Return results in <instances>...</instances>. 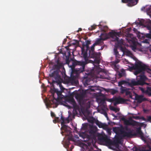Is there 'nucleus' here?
<instances>
[{
	"mask_svg": "<svg viewBox=\"0 0 151 151\" xmlns=\"http://www.w3.org/2000/svg\"><path fill=\"white\" fill-rule=\"evenodd\" d=\"M109 101L110 102H114V105L116 106L119 104L125 102L126 101V100L119 97H113L112 99H110L109 100Z\"/></svg>",
	"mask_w": 151,
	"mask_h": 151,
	"instance_id": "obj_9",
	"label": "nucleus"
},
{
	"mask_svg": "<svg viewBox=\"0 0 151 151\" xmlns=\"http://www.w3.org/2000/svg\"><path fill=\"white\" fill-rule=\"evenodd\" d=\"M114 52L115 55L118 54V51L117 49L116 48L114 49Z\"/></svg>",
	"mask_w": 151,
	"mask_h": 151,
	"instance_id": "obj_40",
	"label": "nucleus"
},
{
	"mask_svg": "<svg viewBox=\"0 0 151 151\" xmlns=\"http://www.w3.org/2000/svg\"><path fill=\"white\" fill-rule=\"evenodd\" d=\"M63 132H62V134H63Z\"/></svg>",
	"mask_w": 151,
	"mask_h": 151,
	"instance_id": "obj_61",
	"label": "nucleus"
},
{
	"mask_svg": "<svg viewBox=\"0 0 151 151\" xmlns=\"http://www.w3.org/2000/svg\"><path fill=\"white\" fill-rule=\"evenodd\" d=\"M98 87L96 86H91V88H90L91 91L93 92L95 90H98Z\"/></svg>",
	"mask_w": 151,
	"mask_h": 151,
	"instance_id": "obj_28",
	"label": "nucleus"
},
{
	"mask_svg": "<svg viewBox=\"0 0 151 151\" xmlns=\"http://www.w3.org/2000/svg\"><path fill=\"white\" fill-rule=\"evenodd\" d=\"M104 35V34H102L101 35V36H103V35Z\"/></svg>",
	"mask_w": 151,
	"mask_h": 151,
	"instance_id": "obj_57",
	"label": "nucleus"
},
{
	"mask_svg": "<svg viewBox=\"0 0 151 151\" xmlns=\"http://www.w3.org/2000/svg\"><path fill=\"white\" fill-rule=\"evenodd\" d=\"M68 54L69 55H70V51H69V52H68Z\"/></svg>",
	"mask_w": 151,
	"mask_h": 151,
	"instance_id": "obj_55",
	"label": "nucleus"
},
{
	"mask_svg": "<svg viewBox=\"0 0 151 151\" xmlns=\"http://www.w3.org/2000/svg\"><path fill=\"white\" fill-rule=\"evenodd\" d=\"M122 1L123 3H133L134 2V0H122Z\"/></svg>",
	"mask_w": 151,
	"mask_h": 151,
	"instance_id": "obj_30",
	"label": "nucleus"
},
{
	"mask_svg": "<svg viewBox=\"0 0 151 151\" xmlns=\"http://www.w3.org/2000/svg\"><path fill=\"white\" fill-rule=\"evenodd\" d=\"M133 35L131 34H129L128 35V37L131 38V39L129 40L132 42H133L134 40V38H133ZM128 41H129V40H128Z\"/></svg>",
	"mask_w": 151,
	"mask_h": 151,
	"instance_id": "obj_31",
	"label": "nucleus"
},
{
	"mask_svg": "<svg viewBox=\"0 0 151 151\" xmlns=\"http://www.w3.org/2000/svg\"><path fill=\"white\" fill-rule=\"evenodd\" d=\"M87 63L86 61H78L75 60L73 63V65L74 66H77L79 68H76L73 70V73H75L76 74H78L82 73L84 71L85 65Z\"/></svg>",
	"mask_w": 151,
	"mask_h": 151,
	"instance_id": "obj_4",
	"label": "nucleus"
},
{
	"mask_svg": "<svg viewBox=\"0 0 151 151\" xmlns=\"http://www.w3.org/2000/svg\"><path fill=\"white\" fill-rule=\"evenodd\" d=\"M68 102L73 105V107L76 109L78 107V106L73 98H70L68 100Z\"/></svg>",
	"mask_w": 151,
	"mask_h": 151,
	"instance_id": "obj_15",
	"label": "nucleus"
},
{
	"mask_svg": "<svg viewBox=\"0 0 151 151\" xmlns=\"http://www.w3.org/2000/svg\"><path fill=\"white\" fill-rule=\"evenodd\" d=\"M126 96H128L129 97L132 98V95L131 92L129 91V89L128 88L125 92Z\"/></svg>",
	"mask_w": 151,
	"mask_h": 151,
	"instance_id": "obj_23",
	"label": "nucleus"
},
{
	"mask_svg": "<svg viewBox=\"0 0 151 151\" xmlns=\"http://www.w3.org/2000/svg\"><path fill=\"white\" fill-rule=\"evenodd\" d=\"M82 30V29L81 28H79L78 30L77 31V32H79L81 31Z\"/></svg>",
	"mask_w": 151,
	"mask_h": 151,
	"instance_id": "obj_49",
	"label": "nucleus"
},
{
	"mask_svg": "<svg viewBox=\"0 0 151 151\" xmlns=\"http://www.w3.org/2000/svg\"><path fill=\"white\" fill-rule=\"evenodd\" d=\"M140 126V127H139L137 128L136 130V133H134L132 134V131L130 129L127 128H126V130L127 131H129V132H127L123 130H120L121 134L123 137H130L132 136L136 135L137 134L139 135L140 136H141L142 137H143V132L141 130V127L142 126Z\"/></svg>",
	"mask_w": 151,
	"mask_h": 151,
	"instance_id": "obj_3",
	"label": "nucleus"
},
{
	"mask_svg": "<svg viewBox=\"0 0 151 151\" xmlns=\"http://www.w3.org/2000/svg\"><path fill=\"white\" fill-rule=\"evenodd\" d=\"M149 30V33L146 34L145 36L146 37L151 39V20L149 19L147 20L144 25Z\"/></svg>",
	"mask_w": 151,
	"mask_h": 151,
	"instance_id": "obj_11",
	"label": "nucleus"
},
{
	"mask_svg": "<svg viewBox=\"0 0 151 151\" xmlns=\"http://www.w3.org/2000/svg\"><path fill=\"white\" fill-rule=\"evenodd\" d=\"M67 40L66 39H64V40L63 42V44H64L65 43V42H66Z\"/></svg>",
	"mask_w": 151,
	"mask_h": 151,
	"instance_id": "obj_51",
	"label": "nucleus"
},
{
	"mask_svg": "<svg viewBox=\"0 0 151 151\" xmlns=\"http://www.w3.org/2000/svg\"><path fill=\"white\" fill-rule=\"evenodd\" d=\"M103 89L106 91L110 93L112 95H114L118 92L117 90L114 89H106L104 88Z\"/></svg>",
	"mask_w": 151,
	"mask_h": 151,
	"instance_id": "obj_17",
	"label": "nucleus"
},
{
	"mask_svg": "<svg viewBox=\"0 0 151 151\" xmlns=\"http://www.w3.org/2000/svg\"><path fill=\"white\" fill-rule=\"evenodd\" d=\"M95 132V131L94 129H91L89 131V134H94Z\"/></svg>",
	"mask_w": 151,
	"mask_h": 151,
	"instance_id": "obj_34",
	"label": "nucleus"
},
{
	"mask_svg": "<svg viewBox=\"0 0 151 151\" xmlns=\"http://www.w3.org/2000/svg\"><path fill=\"white\" fill-rule=\"evenodd\" d=\"M133 30L135 33L137 34L138 32V31H137V29L134 28H133Z\"/></svg>",
	"mask_w": 151,
	"mask_h": 151,
	"instance_id": "obj_43",
	"label": "nucleus"
},
{
	"mask_svg": "<svg viewBox=\"0 0 151 151\" xmlns=\"http://www.w3.org/2000/svg\"><path fill=\"white\" fill-rule=\"evenodd\" d=\"M140 151H151V148H150L148 150H142Z\"/></svg>",
	"mask_w": 151,
	"mask_h": 151,
	"instance_id": "obj_45",
	"label": "nucleus"
},
{
	"mask_svg": "<svg viewBox=\"0 0 151 151\" xmlns=\"http://www.w3.org/2000/svg\"><path fill=\"white\" fill-rule=\"evenodd\" d=\"M97 25H93L91 26V27H90L88 28V29L89 30H92L96 29Z\"/></svg>",
	"mask_w": 151,
	"mask_h": 151,
	"instance_id": "obj_32",
	"label": "nucleus"
},
{
	"mask_svg": "<svg viewBox=\"0 0 151 151\" xmlns=\"http://www.w3.org/2000/svg\"><path fill=\"white\" fill-rule=\"evenodd\" d=\"M110 35L112 38L114 39V41H115L118 42L119 38L117 37V36L119 37L120 35V33L116 32H110L109 33Z\"/></svg>",
	"mask_w": 151,
	"mask_h": 151,
	"instance_id": "obj_13",
	"label": "nucleus"
},
{
	"mask_svg": "<svg viewBox=\"0 0 151 151\" xmlns=\"http://www.w3.org/2000/svg\"><path fill=\"white\" fill-rule=\"evenodd\" d=\"M142 136H142L143 137H142L141 136H140V137H141V139L142 140H144V139H145V137H144L143 133H142Z\"/></svg>",
	"mask_w": 151,
	"mask_h": 151,
	"instance_id": "obj_47",
	"label": "nucleus"
},
{
	"mask_svg": "<svg viewBox=\"0 0 151 151\" xmlns=\"http://www.w3.org/2000/svg\"><path fill=\"white\" fill-rule=\"evenodd\" d=\"M147 121H151V116H149L148 117Z\"/></svg>",
	"mask_w": 151,
	"mask_h": 151,
	"instance_id": "obj_46",
	"label": "nucleus"
},
{
	"mask_svg": "<svg viewBox=\"0 0 151 151\" xmlns=\"http://www.w3.org/2000/svg\"><path fill=\"white\" fill-rule=\"evenodd\" d=\"M120 83V82H119V84H120V83Z\"/></svg>",
	"mask_w": 151,
	"mask_h": 151,
	"instance_id": "obj_62",
	"label": "nucleus"
},
{
	"mask_svg": "<svg viewBox=\"0 0 151 151\" xmlns=\"http://www.w3.org/2000/svg\"><path fill=\"white\" fill-rule=\"evenodd\" d=\"M98 139L100 142L106 146H109L113 144V141L109 139L107 136L101 135L98 137Z\"/></svg>",
	"mask_w": 151,
	"mask_h": 151,
	"instance_id": "obj_8",
	"label": "nucleus"
},
{
	"mask_svg": "<svg viewBox=\"0 0 151 151\" xmlns=\"http://www.w3.org/2000/svg\"><path fill=\"white\" fill-rule=\"evenodd\" d=\"M106 115V116L108 118V117L107 116V114L106 113V115Z\"/></svg>",
	"mask_w": 151,
	"mask_h": 151,
	"instance_id": "obj_56",
	"label": "nucleus"
},
{
	"mask_svg": "<svg viewBox=\"0 0 151 151\" xmlns=\"http://www.w3.org/2000/svg\"><path fill=\"white\" fill-rule=\"evenodd\" d=\"M69 106L70 108V106Z\"/></svg>",
	"mask_w": 151,
	"mask_h": 151,
	"instance_id": "obj_63",
	"label": "nucleus"
},
{
	"mask_svg": "<svg viewBox=\"0 0 151 151\" xmlns=\"http://www.w3.org/2000/svg\"><path fill=\"white\" fill-rule=\"evenodd\" d=\"M125 53L128 56H131L132 55V54L131 52L129 50H127L125 52Z\"/></svg>",
	"mask_w": 151,
	"mask_h": 151,
	"instance_id": "obj_36",
	"label": "nucleus"
},
{
	"mask_svg": "<svg viewBox=\"0 0 151 151\" xmlns=\"http://www.w3.org/2000/svg\"><path fill=\"white\" fill-rule=\"evenodd\" d=\"M120 62V60L118 58H116L115 60L112 62V64L114 65H116V64Z\"/></svg>",
	"mask_w": 151,
	"mask_h": 151,
	"instance_id": "obj_29",
	"label": "nucleus"
},
{
	"mask_svg": "<svg viewBox=\"0 0 151 151\" xmlns=\"http://www.w3.org/2000/svg\"><path fill=\"white\" fill-rule=\"evenodd\" d=\"M91 44L90 41L87 40L86 41V43L85 45L83 44V46H86V51H87L88 49H89V45Z\"/></svg>",
	"mask_w": 151,
	"mask_h": 151,
	"instance_id": "obj_26",
	"label": "nucleus"
},
{
	"mask_svg": "<svg viewBox=\"0 0 151 151\" xmlns=\"http://www.w3.org/2000/svg\"><path fill=\"white\" fill-rule=\"evenodd\" d=\"M147 79V77L144 75H140L139 76L137 77V81H135L134 79H133L129 82V84L131 86L148 84L147 83L145 82Z\"/></svg>",
	"mask_w": 151,
	"mask_h": 151,
	"instance_id": "obj_6",
	"label": "nucleus"
},
{
	"mask_svg": "<svg viewBox=\"0 0 151 151\" xmlns=\"http://www.w3.org/2000/svg\"><path fill=\"white\" fill-rule=\"evenodd\" d=\"M145 64H142V62L139 61L135 63V65H133L132 66L129 67L130 70H135L134 73L135 75H137L143 71L145 67Z\"/></svg>",
	"mask_w": 151,
	"mask_h": 151,
	"instance_id": "obj_7",
	"label": "nucleus"
},
{
	"mask_svg": "<svg viewBox=\"0 0 151 151\" xmlns=\"http://www.w3.org/2000/svg\"><path fill=\"white\" fill-rule=\"evenodd\" d=\"M138 150V149L137 147H136L135 150V151H137Z\"/></svg>",
	"mask_w": 151,
	"mask_h": 151,
	"instance_id": "obj_52",
	"label": "nucleus"
},
{
	"mask_svg": "<svg viewBox=\"0 0 151 151\" xmlns=\"http://www.w3.org/2000/svg\"><path fill=\"white\" fill-rule=\"evenodd\" d=\"M119 75L120 77H122V73H119Z\"/></svg>",
	"mask_w": 151,
	"mask_h": 151,
	"instance_id": "obj_50",
	"label": "nucleus"
},
{
	"mask_svg": "<svg viewBox=\"0 0 151 151\" xmlns=\"http://www.w3.org/2000/svg\"><path fill=\"white\" fill-rule=\"evenodd\" d=\"M112 115H113L114 116V114H112Z\"/></svg>",
	"mask_w": 151,
	"mask_h": 151,
	"instance_id": "obj_60",
	"label": "nucleus"
},
{
	"mask_svg": "<svg viewBox=\"0 0 151 151\" xmlns=\"http://www.w3.org/2000/svg\"><path fill=\"white\" fill-rule=\"evenodd\" d=\"M58 96V97L56 99L54 96H53V99L52 100L49 101L47 104L48 106H51L52 104H57L58 102H59L60 101V99L59 97L62 95V92L60 91H57L56 92Z\"/></svg>",
	"mask_w": 151,
	"mask_h": 151,
	"instance_id": "obj_10",
	"label": "nucleus"
},
{
	"mask_svg": "<svg viewBox=\"0 0 151 151\" xmlns=\"http://www.w3.org/2000/svg\"><path fill=\"white\" fill-rule=\"evenodd\" d=\"M104 48V47L103 46H102L101 47V48L100 49L101 50H102Z\"/></svg>",
	"mask_w": 151,
	"mask_h": 151,
	"instance_id": "obj_54",
	"label": "nucleus"
},
{
	"mask_svg": "<svg viewBox=\"0 0 151 151\" xmlns=\"http://www.w3.org/2000/svg\"><path fill=\"white\" fill-rule=\"evenodd\" d=\"M146 10L148 15L151 17V6L147 8Z\"/></svg>",
	"mask_w": 151,
	"mask_h": 151,
	"instance_id": "obj_24",
	"label": "nucleus"
},
{
	"mask_svg": "<svg viewBox=\"0 0 151 151\" xmlns=\"http://www.w3.org/2000/svg\"><path fill=\"white\" fill-rule=\"evenodd\" d=\"M85 97V94L83 93L77 94L76 96V99L81 102L82 101Z\"/></svg>",
	"mask_w": 151,
	"mask_h": 151,
	"instance_id": "obj_16",
	"label": "nucleus"
},
{
	"mask_svg": "<svg viewBox=\"0 0 151 151\" xmlns=\"http://www.w3.org/2000/svg\"><path fill=\"white\" fill-rule=\"evenodd\" d=\"M51 116H52V117H55V118L54 119V120L55 121H56V122H60V119H59V118L58 117H56L55 115L54 112H53L52 111H51Z\"/></svg>",
	"mask_w": 151,
	"mask_h": 151,
	"instance_id": "obj_22",
	"label": "nucleus"
},
{
	"mask_svg": "<svg viewBox=\"0 0 151 151\" xmlns=\"http://www.w3.org/2000/svg\"><path fill=\"white\" fill-rule=\"evenodd\" d=\"M99 64H98V65H99ZM92 70L94 73H99L100 71V68L99 65H94V67L93 68Z\"/></svg>",
	"mask_w": 151,
	"mask_h": 151,
	"instance_id": "obj_18",
	"label": "nucleus"
},
{
	"mask_svg": "<svg viewBox=\"0 0 151 151\" xmlns=\"http://www.w3.org/2000/svg\"><path fill=\"white\" fill-rule=\"evenodd\" d=\"M89 151H91V150H89Z\"/></svg>",
	"mask_w": 151,
	"mask_h": 151,
	"instance_id": "obj_64",
	"label": "nucleus"
},
{
	"mask_svg": "<svg viewBox=\"0 0 151 151\" xmlns=\"http://www.w3.org/2000/svg\"><path fill=\"white\" fill-rule=\"evenodd\" d=\"M119 128L118 127H115L113 129V131L114 132L117 134L118 132V131H119Z\"/></svg>",
	"mask_w": 151,
	"mask_h": 151,
	"instance_id": "obj_33",
	"label": "nucleus"
},
{
	"mask_svg": "<svg viewBox=\"0 0 151 151\" xmlns=\"http://www.w3.org/2000/svg\"><path fill=\"white\" fill-rule=\"evenodd\" d=\"M87 55V54L86 53H85L84 55V56L85 57H86V55Z\"/></svg>",
	"mask_w": 151,
	"mask_h": 151,
	"instance_id": "obj_53",
	"label": "nucleus"
},
{
	"mask_svg": "<svg viewBox=\"0 0 151 151\" xmlns=\"http://www.w3.org/2000/svg\"><path fill=\"white\" fill-rule=\"evenodd\" d=\"M65 123H68L69 122V117H68L65 118Z\"/></svg>",
	"mask_w": 151,
	"mask_h": 151,
	"instance_id": "obj_38",
	"label": "nucleus"
},
{
	"mask_svg": "<svg viewBox=\"0 0 151 151\" xmlns=\"http://www.w3.org/2000/svg\"><path fill=\"white\" fill-rule=\"evenodd\" d=\"M69 140H71L72 141H73V138L72 137H70L69 138Z\"/></svg>",
	"mask_w": 151,
	"mask_h": 151,
	"instance_id": "obj_48",
	"label": "nucleus"
},
{
	"mask_svg": "<svg viewBox=\"0 0 151 151\" xmlns=\"http://www.w3.org/2000/svg\"><path fill=\"white\" fill-rule=\"evenodd\" d=\"M106 39V38H103L101 37L100 38L96 40L94 43L96 45H98L103 42V40H105Z\"/></svg>",
	"mask_w": 151,
	"mask_h": 151,
	"instance_id": "obj_20",
	"label": "nucleus"
},
{
	"mask_svg": "<svg viewBox=\"0 0 151 151\" xmlns=\"http://www.w3.org/2000/svg\"><path fill=\"white\" fill-rule=\"evenodd\" d=\"M128 88H126L125 87H123L122 86H121L120 88L121 93L122 94H123L124 93H125Z\"/></svg>",
	"mask_w": 151,
	"mask_h": 151,
	"instance_id": "obj_25",
	"label": "nucleus"
},
{
	"mask_svg": "<svg viewBox=\"0 0 151 151\" xmlns=\"http://www.w3.org/2000/svg\"><path fill=\"white\" fill-rule=\"evenodd\" d=\"M138 100L140 102H141L142 101V98L141 97H139L138 98Z\"/></svg>",
	"mask_w": 151,
	"mask_h": 151,
	"instance_id": "obj_44",
	"label": "nucleus"
},
{
	"mask_svg": "<svg viewBox=\"0 0 151 151\" xmlns=\"http://www.w3.org/2000/svg\"><path fill=\"white\" fill-rule=\"evenodd\" d=\"M60 120H62V121L61 123H63L64 122H65V118L62 115H61V116L60 119Z\"/></svg>",
	"mask_w": 151,
	"mask_h": 151,
	"instance_id": "obj_37",
	"label": "nucleus"
},
{
	"mask_svg": "<svg viewBox=\"0 0 151 151\" xmlns=\"http://www.w3.org/2000/svg\"><path fill=\"white\" fill-rule=\"evenodd\" d=\"M150 52H151V48H150Z\"/></svg>",
	"mask_w": 151,
	"mask_h": 151,
	"instance_id": "obj_59",
	"label": "nucleus"
},
{
	"mask_svg": "<svg viewBox=\"0 0 151 151\" xmlns=\"http://www.w3.org/2000/svg\"><path fill=\"white\" fill-rule=\"evenodd\" d=\"M115 56H116V58H120L121 55L119 54V52H118V54H117L115 55Z\"/></svg>",
	"mask_w": 151,
	"mask_h": 151,
	"instance_id": "obj_41",
	"label": "nucleus"
},
{
	"mask_svg": "<svg viewBox=\"0 0 151 151\" xmlns=\"http://www.w3.org/2000/svg\"><path fill=\"white\" fill-rule=\"evenodd\" d=\"M91 80V79L89 78H84L83 81L84 85L85 86H86L87 85L89 84Z\"/></svg>",
	"mask_w": 151,
	"mask_h": 151,
	"instance_id": "obj_19",
	"label": "nucleus"
},
{
	"mask_svg": "<svg viewBox=\"0 0 151 151\" xmlns=\"http://www.w3.org/2000/svg\"><path fill=\"white\" fill-rule=\"evenodd\" d=\"M142 93L147 95L149 96H151V87H147L146 90L142 88L140 89Z\"/></svg>",
	"mask_w": 151,
	"mask_h": 151,
	"instance_id": "obj_14",
	"label": "nucleus"
},
{
	"mask_svg": "<svg viewBox=\"0 0 151 151\" xmlns=\"http://www.w3.org/2000/svg\"><path fill=\"white\" fill-rule=\"evenodd\" d=\"M110 109L111 110L115 111L116 112L119 111V109L117 108L114 107H112Z\"/></svg>",
	"mask_w": 151,
	"mask_h": 151,
	"instance_id": "obj_35",
	"label": "nucleus"
},
{
	"mask_svg": "<svg viewBox=\"0 0 151 151\" xmlns=\"http://www.w3.org/2000/svg\"><path fill=\"white\" fill-rule=\"evenodd\" d=\"M55 66L57 69L50 74L49 76L54 78L57 81V82L60 83L62 80V78L59 74V73L61 72L60 69L63 67V65L62 63L58 62L57 64L55 65Z\"/></svg>",
	"mask_w": 151,
	"mask_h": 151,
	"instance_id": "obj_1",
	"label": "nucleus"
},
{
	"mask_svg": "<svg viewBox=\"0 0 151 151\" xmlns=\"http://www.w3.org/2000/svg\"><path fill=\"white\" fill-rule=\"evenodd\" d=\"M55 80V81L54 80H53L52 83H54L55 82H56V83H58V84H59L60 87V89L62 91L63 90L64 88H63V86H62V85L61 83V82L63 81V79H62V80L60 82V83L57 82V81L56 80Z\"/></svg>",
	"mask_w": 151,
	"mask_h": 151,
	"instance_id": "obj_27",
	"label": "nucleus"
},
{
	"mask_svg": "<svg viewBox=\"0 0 151 151\" xmlns=\"http://www.w3.org/2000/svg\"><path fill=\"white\" fill-rule=\"evenodd\" d=\"M96 124L98 126L99 128H105L106 127V125L105 124L102 123L98 121H97L96 123Z\"/></svg>",
	"mask_w": 151,
	"mask_h": 151,
	"instance_id": "obj_21",
	"label": "nucleus"
},
{
	"mask_svg": "<svg viewBox=\"0 0 151 151\" xmlns=\"http://www.w3.org/2000/svg\"><path fill=\"white\" fill-rule=\"evenodd\" d=\"M82 51H83V48H82Z\"/></svg>",
	"mask_w": 151,
	"mask_h": 151,
	"instance_id": "obj_58",
	"label": "nucleus"
},
{
	"mask_svg": "<svg viewBox=\"0 0 151 151\" xmlns=\"http://www.w3.org/2000/svg\"><path fill=\"white\" fill-rule=\"evenodd\" d=\"M139 119L140 116H134L132 115L131 117L129 118L128 120L125 119V118H122V119L124 120L125 123L126 124L128 125H132L133 126H143L144 124L143 123H139L136 121L132 119Z\"/></svg>",
	"mask_w": 151,
	"mask_h": 151,
	"instance_id": "obj_5",
	"label": "nucleus"
},
{
	"mask_svg": "<svg viewBox=\"0 0 151 151\" xmlns=\"http://www.w3.org/2000/svg\"><path fill=\"white\" fill-rule=\"evenodd\" d=\"M140 118L139 119H142L143 121H145L146 120V119L143 116L140 117Z\"/></svg>",
	"mask_w": 151,
	"mask_h": 151,
	"instance_id": "obj_42",
	"label": "nucleus"
},
{
	"mask_svg": "<svg viewBox=\"0 0 151 151\" xmlns=\"http://www.w3.org/2000/svg\"><path fill=\"white\" fill-rule=\"evenodd\" d=\"M149 40L148 39H145L144 40L143 42L146 43H149Z\"/></svg>",
	"mask_w": 151,
	"mask_h": 151,
	"instance_id": "obj_39",
	"label": "nucleus"
},
{
	"mask_svg": "<svg viewBox=\"0 0 151 151\" xmlns=\"http://www.w3.org/2000/svg\"><path fill=\"white\" fill-rule=\"evenodd\" d=\"M65 122L61 123V129H63L65 132L67 134H65L66 135L70 136L71 134V132L70 130H68V126L65 124Z\"/></svg>",
	"mask_w": 151,
	"mask_h": 151,
	"instance_id": "obj_12",
	"label": "nucleus"
},
{
	"mask_svg": "<svg viewBox=\"0 0 151 151\" xmlns=\"http://www.w3.org/2000/svg\"><path fill=\"white\" fill-rule=\"evenodd\" d=\"M96 45L94 43L91 46L90 49L89 50V56L91 58L94 59L93 63L94 64H99L100 62L101 53L100 52H96L94 51V47Z\"/></svg>",
	"mask_w": 151,
	"mask_h": 151,
	"instance_id": "obj_2",
	"label": "nucleus"
}]
</instances>
